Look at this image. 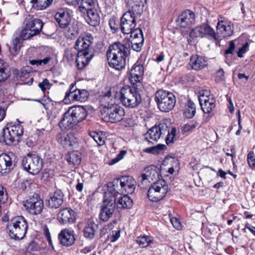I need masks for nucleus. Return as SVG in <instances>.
Listing matches in <instances>:
<instances>
[{"instance_id": "1", "label": "nucleus", "mask_w": 255, "mask_h": 255, "mask_svg": "<svg viewBox=\"0 0 255 255\" xmlns=\"http://www.w3.org/2000/svg\"><path fill=\"white\" fill-rule=\"evenodd\" d=\"M130 55V43L115 42L110 46L107 52V60L111 67L120 70L126 65L127 58Z\"/></svg>"}, {"instance_id": "2", "label": "nucleus", "mask_w": 255, "mask_h": 255, "mask_svg": "<svg viewBox=\"0 0 255 255\" xmlns=\"http://www.w3.org/2000/svg\"><path fill=\"white\" fill-rule=\"evenodd\" d=\"M92 40L91 34H87L85 36H80L76 41L75 48L78 51L76 61L79 69L84 68L94 55L91 46Z\"/></svg>"}, {"instance_id": "3", "label": "nucleus", "mask_w": 255, "mask_h": 255, "mask_svg": "<svg viewBox=\"0 0 255 255\" xmlns=\"http://www.w3.org/2000/svg\"><path fill=\"white\" fill-rule=\"evenodd\" d=\"M28 225L22 216H17L12 219L6 226L9 236L15 240L22 239L27 232Z\"/></svg>"}, {"instance_id": "4", "label": "nucleus", "mask_w": 255, "mask_h": 255, "mask_svg": "<svg viewBox=\"0 0 255 255\" xmlns=\"http://www.w3.org/2000/svg\"><path fill=\"white\" fill-rule=\"evenodd\" d=\"M119 97L123 105L130 109L137 107L141 102L139 93L129 86H126L121 88Z\"/></svg>"}, {"instance_id": "5", "label": "nucleus", "mask_w": 255, "mask_h": 255, "mask_svg": "<svg viewBox=\"0 0 255 255\" xmlns=\"http://www.w3.org/2000/svg\"><path fill=\"white\" fill-rule=\"evenodd\" d=\"M25 25L20 32L21 38L23 40L30 38L40 33L43 27V22L40 19L33 15H28L25 19Z\"/></svg>"}, {"instance_id": "6", "label": "nucleus", "mask_w": 255, "mask_h": 255, "mask_svg": "<svg viewBox=\"0 0 255 255\" xmlns=\"http://www.w3.org/2000/svg\"><path fill=\"white\" fill-rule=\"evenodd\" d=\"M155 101L161 112L167 113L174 107L176 98L171 92L160 90L155 93Z\"/></svg>"}, {"instance_id": "7", "label": "nucleus", "mask_w": 255, "mask_h": 255, "mask_svg": "<svg viewBox=\"0 0 255 255\" xmlns=\"http://www.w3.org/2000/svg\"><path fill=\"white\" fill-rule=\"evenodd\" d=\"M168 189V185L164 180L154 182L148 190L147 197L151 201H159L165 196Z\"/></svg>"}, {"instance_id": "8", "label": "nucleus", "mask_w": 255, "mask_h": 255, "mask_svg": "<svg viewBox=\"0 0 255 255\" xmlns=\"http://www.w3.org/2000/svg\"><path fill=\"white\" fill-rule=\"evenodd\" d=\"M22 165L24 169L29 173L34 175L41 170L42 159L36 154H28L22 161Z\"/></svg>"}, {"instance_id": "9", "label": "nucleus", "mask_w": 255, "mask_h": 255, "mask_svg": "<svg viewBox=\"0 0 255 255\" xmlns=\"http://www.w3.org/2000/svg\"><path fill=\"white\" fill-rule=\"evenodd\" d=\"M109 194V193H105L103 204L100 213V218L104 222L107 221L112 217L116 208V199H114L113 197L110 198Z\"/></svg>"}, {"instance_id": "10", "label": "nucleus", "mask_w": 255, "mask_h": 255, "mask_svg": "<svg viewBox=\"0 0 255 255\" xmlns=\"http://www.w3.org/2000/svg\"><path fill=\"white\" fill-rule=\"evenodd\" d=\"M23 206L28 213L33 215H37L41 213L44 205L39 195L35 194L26 199Z\"/></svg>"}, {"instance_id": "11", "label": "nucleus", "mask_w": 255, "mask_h": 255, "mask_svg": "<svg viewBox=\"0 0 255 255\" xmlns=\"http://www.w3.org/2000/svg\"><path fill=\"white\" fill-rule=\"evenodd\" d=\"M190 36L192 38L206 37L213 41L218 39L214 30L207 24H203L193 29L190 32Z\"/></svg>"}, {"instance_id": "12", "label": "nucleus", "mask_w": 255, "mask_h": 255, "mask_svg": "<svg viewBox=\"0 0 255 255\" xmlns=\"http://www.w3.org/2000/svg\"><path fill=\"white\" fill-rule=\"evenodd\" d=\"M168 127L166 124L162 123L151 128L144 134V139L148 142L153 143L166 133Z\"/></svg>"}, {"instance_id": "13", "label": "nucleus", "mask_w": 255, "mask_h": 255, "mask_svg": "<svg viewBox=\"0 0 255 255\" xmlns=\"http://www.w3.org/2000/svg\"><path fill=\"white\" fill-rule=\"evenodd\" d=\"M135 14L132 11L128 10L123 15L121 18L120 28L123 33L128 34L135 27Z\"/></svg>"}, {"instance_id": "14", "label": "nucleus", "mask_w": 255, "mask_h": 255, "mask_svg": "<svg viewBox=\"0 0 255 255\" xmlns=\"http://www.w3.org/2000/svg\"><path fill=\"white\" fill-rule=\"evenodd\" d=\"M159 173L155 166L151 165L144 169V172L138 177L137 181L139 186L142 188L159 178Z\"/></svg>"}, {"instance_id": "15", "label": "nucleus", "mask_w": 255, "mask_h": 255, "mask_svg": "<svg viewBox=\"0 0 255 255\" xmlns=\"http://www.w3.org/2000/svg\"><path fill=\"white\" fill-rule=\"evenodd\" d=\"M195 14L192 11L186 9L183 11L176 20L177 25L181 28H187L195 23Z\"/></svg>"}, {"instance_id": "16", "label": "nucleus", "mask_w": 255, "mask_h": 255, "mask_svg": "<svg viewBox=\"0 0 255 255\" xmlns=\"http://www.w3.org/2000/svg\"><path fill=\"white\" fill-rule=\"evenodd\" d=\"M105 112L108 121L112 123L121 121L125 115L124 108L118 104L111 105Z\"/></svg>"}, {"instance_id": "17", "label": "nucleus", "mask_w": 255, "mask_h": 255, "mask_svg": "<svg viewBox=\"0 0 255 255\" xmlns=\"http://www.w3.org/2000/svg\"><path fill=\"white\" fill-rule=\"evenodd\" d=\"M14 155L12 153L0 155V174L8 173L15 166Z\"/></svg>"}, {"instance_id": "18", "label": "nucleus", "mask_w": 255, "mask_h": 255, "mask_svg": "<svg viewBox=\"0 0 255 255\" xmlns=\"http://www.w3.org/2000/svg\"><path fill=\"white\" fill-rule=\"evenodd\" d=\"M49 197V199L46 200V204L50 208L57 209L63 203L64 194L61 190L58 189L50 193Z\"/></svg>"}, {"instance_id": "19", "label": "nucleus", "mask_w": 255, "mask_h": 255, "mask_svg": "<svg viewBox=\"0 0 255 255\" xmlns=\"http://www.w3.org/2000/svg\"><path fill=\"white\" fill-rule=\"evenodd\" d=\"M77 124V121L75 120L71 112L68 110L63 114L58 125L62 130H68L72 129Z\"/></svg>"}, {"instance_id": "20", "label": "nucleus", "mask_w": 255, "mask_h": 255, "mask_svg": "<svg viewBox=\"0 0 255 255\" xmlns=\"http://www.w3.org/2000/svg\"><path fill=\"white\" fill-rule=\"evenodd\" d=\"M56 138L57 141L66 148L75 146L78 143L77 139L72 133L62 134L59 133L57 134Z\"/></svg>"}, {"instance_id": "21", "label": "nucleus", "mask_w": 255, "mask_h": 255, "mask_svg": "<svg viewBox=\"0 0 255 255\" xmlns=\"http://www.w3.org/2000/svg\"><path fill=\"white\" fill-rule=\"evenodd\" d=\"M122 190L124 194L132 193L135 188L136 181L134 178L130 176H123L120 177Z\"/></svg>"}, {"instance_id": "22", "label": "nucleus", "mask_w": 255, "mask_h": 255, "mask_svg": "<svg viewBox=\"0 0 255 255\" xmlns=\"http://www.w3.org/2000/svg\"><path fill=\"white\" fill-rule=\"evenodd\" d=\"M143 73L144 68L143 65L135 64L130 72L129 79L130 83L133 85L139 83L142 79Z\"/></svg>"}, {"instance_id": "23", "label": "nucleus", "mask_w": 255, "mask_h": 255, "mask_svg": "<svg viewBox=\"0 0 255 255\" xmlns=\"http://www.w3.org/2000/svg\"><path fill=\"white\" fill-rule=\"evenodd\" d=\"M75 212L69 208H65L60 210L58 214V219L61 223H73L75 220Z\"/></svg>"}, {"instance_id": "24", "label": "nucleus", "mask_w": 255, "mask_h": 255, "mask_svg": "<svg viewBox=\"0 0 255 255\" xmlns=\"http://www.w3.org/2000/svg\"><path fill=\"white\" fill-rule=\"evenodd\" d=\"M120 177L114 179L112 182H110L107 185V190L105 193H109L110 198L113 197L116 200V197L117 194H124L123 190L121 189V184Z\"/></svg>"}, {"instance_id": "25", "label": "nucleus", "mask_w": 255, "mask_h": 255, "mask_svg": "<svg viewBox=\"0 0 255 255\" xmlns=\"http://www.w3.org/2000/svg\"><path fill=\"white\" fill-rule=\"evenodd\" d=\"M207 65V61L203 57L198 55H192L188 63L191 69L196 71L201 70Z\"/></svg>"}, {"instance_id": "26", "label": "nucleus", "mask_w": 255, "mask_h": 255, "mask_svg": "<svg viewBox=\"0 0 255 255\" xmlns=\"http://www.w3.org/2000/svg\"><path fill=\"white\" fill-rule=\"evenodd\" d=\"M59 239L62 245L65 246H70L75 241L74 232L68 229H65L60 232L59 235Z\"/></svg>"}, {"instance_id": "27", "label": "nucleus", "mask_w": 255, "mask_h": 255, "mask_svg": "<svg viewBox=\"0 0 255 255\" xmlns=\"http://www.w3.org/2000/svg\"><path fill=\"white\" fill-rule=\"evenodd\" d=\"M87 14L85 16L86 22L91 26L95 27L100 22V16L97 10L94 8L86 10Z\"/></svg>"}, {"instance_id": "28", "label": "nucleus", "mask_w": 255, "mask_h": 255, "mask_svg": "<svg viewBox=\"0 0 255 255\" xmlns=\"http://www.w3.org/2000/svg\"><path fill=\"white\" fill-rule=\"evenodd\" d=\"M55 19L59 26L62 28L67 27L71 21V17L69 13L62 10L55 14Z\"/></svg>"}, {"instance_id": "29", "label": "nucleus", "mask_w": 255, "mask_h": 255, "mask_svg": "<svg viewBox=\"0 0 255 255\" xmlns=\"http://www.w3.org/2000/svg\"><path fill=\"white\" fill-rule=\"evenodd\" d=\"M217 32L223 37L231 36L233 32L232 26L228 22L224 21H219L217 25Z\"/></svg>"}, {"instance_id": "30", "label": "nucleus", "mask_w": 255, "mask_h": 255, "mask_svg": "<svg viewBox=\"0 0 255 255\" xmlns=\"http://www.w3.org/2000/svg\"><path fill=\"white\" fill-rule=\"evenodd\" d=\"M77 123H78L84 120L87 115L86 108L84 106L74 107L69 109Z\"/></svg>"}, {"instance_id": "31", "label": "nucleus", "mask_w": 255, "mask_h": 255, "mask_svg": "<svg viewBox=\"0 0 255 255\" xmlns=\"http://www.w3.org/2000/svg\"><path fill=\"white\" fill-rule=\"evenodd\" d=\"M200 105L204 113L209 114L211 113L212 110L215 107L216 100L214 98H210V99H204L201 98L199 100Z\"/></svg>"}, {"instance_id": "32", "label": "nucleus", "mask_w": 255, "mask_h": 255, "mask_svg": "<svg viewBox=\"0 0 255 255\" xmlns=\"http://www.w3.org/2000/svg\"><path fill=\"white\" fill-rule=\"evenodd\" d=\"M145 1L146 0H128L127 4L131 8L129 10L137 14H140L142 11Z\"/></svg>"}, {"instance_id": "33", "label": "nucleus", "mask_w": 255, "mask_h": 255, "mask_svg": "<svg viewBox=\"0 0 255 255\" xmlns=\"http://www.w3.org/2000/svg\"><path fill=\"white\" fill-rule=\"evenodd\" d=\"M97 228V225L92 220H89L84 229V237L89 239H93Z\"/></svg>"}, {"instance_id": "34", "label": "nucleus", "mask_w": 255, "mask_h": 255, "mask_svg": "<svg viewBox=\"0 0 255 255\" xmlns=\"http://www.w3.org/2000/svg\"><path fill=\"white\" fill-rule=\"evenodd\" d=\"M15 141V138L8 129V127H4L0 136V142H4L5 144L11 145Z\"/></svg>"}, {"instance_id": "35", "label": "nucleus", "mask_w": 255, "mask_h": 255, "mask_svg": "<svg viewBox=\"0 0 255 255\" xmlns=\"http://www.w3.org/2000/svg\"><path fill=\"white\" fill-rule=\"evenodd\" d=\"M115 99L111 95V92L109 91L104 95L100 100L101 104L107 110L111 105H116Z\"/></svg>"}, {"instance_id": "36", "label": "nucleus", "mask_w": 255, "mask_h": 255, "mask_svg": "<svg viewBox=\"0 0 255 255\" xmlns=\"http://www.w3.org/2000/svg\"><path fill=\"white\" fill-rule=\"evenodd\" d=\"M117 205L118 209L130 208L132 206V201L128 196L125 195L119 198Z\"/></svg>"}, {"instance_id": "37", "label": "nucleus", "mask_w": 255, "mask_h": 255, "mask_svg": "<svg viewBox=\"0 0 255 255\" xmlns=\"http://www.w3.org/2000/svg\"><path fill=\"white\" fill-rule=\"evenodd\" d=\"M81 154L78 151H73L68 153L66 160L70 164L78 165L81 162Z\"/></svg>"}, {"instance_id": "38", "label": "nucleus", "mask_w": 255, "mask_h": 255, "mask_svg": "<svg viewBox=\"0 0 255 255\" xmlns=\"http://www.w3.org/2000/svg\"><path fill=\"white\" fill-rule=\"evenodd\" d=\"M196 113L195 104L190 100H188L184 112V117L187 119L192 118Z\"/></svg>"}, {"instance_id": "39", "label": "nucleus", "mask_w": 255, "mask_h": 255, "mask_svg": "<svg viewBox=\"0 0 255 255\" xmlns=\"http://www.w3.org/2000/svg\"><path fill=\"white\" fill-rule=\"evenodd\" d=\"M10 75V71L8 68L7 64L3 63L0 60V82L4 81Z\"/></svg>"}, {"instance_id": "40", "label": "nucleus", "mask_w": 255, "mask_h": 255, "mask_svg": "<svg viewBox=\"0 0 255 255\" xmlns=\"http://www.w3.org/2000/svg\"><path fill=\"white\" fill-rule=\"evenodd\" d=\"M53 0H31L32 6L37 10H42L48 7Z\"/></svg>"}, {"instance_id": "41", "label": "nucleus", "mask_w": 255, "mask_h": 255, "mask_svg": "<svg viewBox=\"0 0 255 255\" xmlns=\"http://www.w3.org/2000/svg\"><path fill=\"white\" fill-rule=\"evenodd\" d=\"M20 37H16L13 39L11 47L9 48V51L11 54L13 55H16L18 54L22 45V40H24Z\"/></svg>"}, {"instance_id": "42", "label": "nucleus", "mask_w": 255, "mask_h": 255, "mask_svg": "<svg viewBox=\"0 0 255 255\" xmlns=\"http://www.w3.org/2000/svg\"><path fill=\"white\" fill-rule=\"evenodd\" d=\"M77 4L79 5V9L81 11L84 10H87L94 7L95 2L94 0H78Z\"/></svg>"}, {"instance_id": "43", "label": "nucleus", "mask_w": 255, "mask_h": 255, "mask_svg": "<svg viewBox=\"0 0 255 255\" xmlns=\"http://www.w3.org/2000/svg\"><path fill=\"white\" fill-rule=\"evenodd\" d=\"M144 39L143 37H140V40H138V42L137 43L135 39L133 40H124V43H127L129 42L130 43V48L131 47L132 49L134 51L138 52L140 51L141 48L143 45Z\"/></svg>"}, {"instance_id": "44", "label": "nucleus", "mask_w": 255, "mask_h": 255, "mask_svg": "<svg viewBox=\"0 0 255 255\" xmlns=\"http://www.w3.org/2000/svg\"><path fill=\"white\" fill-rule=\"evenodd\" d=\"M136 242L140 247L145 248L152 243V240L150 237L143 236L137 237Z\"/></svg>"}, {"instance_id": "45", "label": "nucleus", "mask_w": 255, "mask_h": 255, "mask_svg": "<svg viewBox=\"0 0 255 255\" xmlns=\"http://www.w3.org/2000/svg\"><path fill=\"white\" fill-rule=\"evenodd\" d=\"M8 129L14 138L16 137H19L23 134V128L22 126L20 125L11 126L10 127H8Z\"/></svg>"}, {"instance_id": "46", "label": "nucleus", "mask_w": 255, "mask_h": 255, "mask_svg": "<svg viewBox=\"0 0 255 255\" xmlns=\"http://www.w3.org/2000/svg\"><path fill=\"white\" fill-rule=\"evenodd\" d=\"M76 94L74 95L76 98V101L84 102L85 101L88 97V93L85 90L78 89L75 91Z\"/></svg>"}, {"instance_id": "47", "label": "nucleus", "mask_w": 255, "mask_h": 255, "mask_svg": "<svg viewBox=\"0 0 255 255\" xmlns=\"http://www.w3.org/2000/svg\"><path fill=\"white\" fill-rule=\"evenodd\" d=\"M89 134L99 145H102L104 144V137L100 133L92 131L89 133Z\"/></svg>"}, {"instance_id": "48", "label": "nucleus", "mask_w": 255, "mask_h": 255, "mask_svg": "<svg viewBox=\"0 0 255 255\" xmlns=\"http://www.w3.org/2000/svg\"><path fill=\"white\" fill-rule=\"evenodd\" d=\"M200 127L201 125L198 122H191L183 126V131L184 132L191 131L196 128H199Z\"/></svg>"}, {"instance_id": "49", "label": "nucleus", "mask_w": 255, "mask_h": 255, "mask_svg": "<svg viewBox=\"0 0 255 255\" xmlns=\"http://www.w3.org/2000/svg\"><path fill=\"white\" fill-rule=\"evenodd\" d=\"M167 132H168V134L166 138V143L167 144L169 145L174 142V139L176 133V129L175 128H172L170 131L167 129Z\"/></svg>"}, {"instance_id": "50", "label": "nucleus", "mask_w": 255, "mask_h": 255, "mask_svg": "<svg viewBox=\"0 0 255 255\" xmlns=\"http://www.w3.org/2000/svg\"><path fill=\"white\" fill-rule=\"evenodd\" d=\"M247 162L249 167L255 170V154L254 151H251L247 155Z\"/></svg>"}, {"instance_id": "51", "label": "nucleus", "mask_w": 255, "mask_h": 255, "mask_svg": "<svg viewBox=\"0 0 255 255\" xmlns=\"http://www.w3.org/2000/svg\"><path fill=\"white\" fill-rule=\"evenodd\" d=\"M109 24L113 33L117 32L120 28L119 21L115 18L110 19Z\"/></svg>"}, {"instance_id": "52", "label": "nucleus", "mask_w": 255, "mask_h": 255, "mask_svg": "<svg viewBox=\"0 0 255 255\" xmlns=\"http://www.w3.org/2000/svg\"><path fill=\"white\" fill-rule=\"evenodd\" d=\"M164 147V145L158 144L155 146L146 148L144 150V151L146 153L154 154L158 153L160 150L163 149Z\"/></svg>"}, {"instance_id": "53", "label": "nucleus", "mask_w": 255, "mask_h": 255, "mask_svg": "<svg viewBox=\"0 0 255 255\" xmlns=\"http://www.w3.org/2000/svg\"><path fill=\"white\" fill-rule=\"evenodd\" d=\"M129 34H130V38H132L131 40H136V39L140 40V37H143L141 29L139 28H135V27Z\"/></svg>"}, {"instance_id": "54", "label": "nucleus", "mask_w": 255, "mask_h": 255, "mask_svg": "<svg viewBox=\"0 0 255 255\" xmlns=\"http://www.w3.org/2000/svg\"><path fill=\"white\" fill-rule=\"evenodd\" d=\"M8 198L6 189L2 186H0V204H3Z\"/></svg>"}, {"instance_id": "55", "label": "nucleus", "mask_w": 255, "mask_h": 255, "mask_svg": "<svg viewBox=\"0 0 255 255\" xmlns=\"http://www.w3.org/2000/svg\"><path fill=\"white\" fill-rule=\"evenodd\" d=\"M249 44L248 42H246L242 47H241L237 52V55L239 57L242 58L244 54L249 50Z\"/></svg>"}, {"instance_id": "56", "label": "nucleus", "mask_w": 255, "mask_h": 255, "mask_svg": "<svg viewBox=\"0 0 255 255\" xmlns=\"http://www.w3.org/2000/svg\"><path fill=\"white\" fill-rule=\"evenodd\" d=\"M75 94H76L75 92L72 93H66L65 98L63 99L64 102L68 104L71 102L76 101V98L74 97Z\"/></svg>"}, {"instance_id": "57", "label": "nucleus", "mask_w": 255, "mask_h": 255, "mask_svg": "<svg viewBox=\"0 0 255 255\" xmlns=\"http://www.w3.org/2000/svg\"><path fill=\"white\" fill-rule=\"evenodd\" d=\"M120 237V231H112V234H111L109 236V239L110 240L111 242H115L117 240H118V239Z\"/></svg>"}, {"instance_id": "58", "label": "nucleus", "mask_w": 255, "mask_h": 255, "mask_svg": "<svg viewBox=\"0 0 255 255\" xmlns=\"http://www.w3.org/2000/svg\"><path fill=\"white\" fill-rule=\"evenodd\" d=\"M78 34L77 30L74 29V28H69L68 31L66 33V36L67 38L70 39H73L77 36Z\"/></svg>"}, {"instance_id": "59", "label": "nucleus", "mask_w": 255, "mask_h": 255, "mask_svg": "<svg viewBox=\"0 0 255 255\" xmlns=\"http://www.w3.org/2000/svg\"><path fill=\"white\" fill-rule=\"evenodd\" d=\"M170 220L173 227L177 229L180 230L181 228V225L179 220L176 217H170Z\"/></svg>"}, {"instance_id": "60", "label": "nucleus", "mask_w": 255, "mask_h": 255, "mask_svg": "<svg viewBox=\"0 0 255 255\" xmlns=\"http://www.w3.org/2000/svg\"><path fill=\"white\" fill-rule=\"evenodd\" d=\"M49 85V81L47 79H44L42 82L39 83L38 84L39 87L43 92H44L46 90V89L48 88Z\"/></svg>"}, {"instance_id": "61", "label": "nucleus", "mask_w": 255, "mask_h": 255, "mask_svg": "<svg viewBox=\"0 0 255 255\" xmlns=\"http://www.w3.org/2000/svg\"><path fill=\"white\" fill-rule=\"evenodd\" d=\"M127 153L126 150H121V152L117 155V157L112 160V163L114 164L120 160L122 159Z\"/></svg>"}, {"instance_id": "62", "label": "nucleus", "mask_w": 255, "mask_h": 255, "mask_svg": "<svg viewBox=\"0 0 255 255\" xmlns=\"http://www.w3.org/2000/svg\"><path fill=\"white\" fill-rule=\"evenodd\" d=\"M200 96L199 99L201 98H204V99H210V98H214L212 95H210V92L208 90H204L200 93Z\"/></svg>"}, {"instance_id": "63", "label": "nucleus", "mask_w": 255, "mask_h": 255, "mask_svg": "<svg viewBox=\"0 0 255 255\" xmlns=\"http://www.w3.org/2000/svg\"><path fill=\"white\" fill-rule=\"evenodd\" d=\"M235 48V44L234 41L232 40L229 42V46L228 49H227L225 53L226 54H232L233 51Z\"/></svg>"}, {"instance_id": "64", "label": "nucleus", "mask_w": 255, "mask_h": 255, "mask_svg": "<svg viewBox=\"0 0 255 255\" xmlns=\"http://www.w3.org/2000/svg\"><path fill=\"white\" fill-rule=\"evenodd\" d=\"M84 186V180L83 179H78L77 183L76 185V189L79 192H81L83 190Z\"/></svg>"}]
</instances>
